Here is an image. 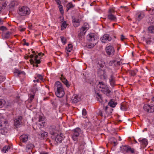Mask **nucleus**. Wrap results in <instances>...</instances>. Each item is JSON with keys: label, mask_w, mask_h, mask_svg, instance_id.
Returning a JSON list of instances; mask_svg holds the SVG:
<instances>
[{"label": "nucleus", "mask_w": 154, "mask_h": 154, "mask_svg": "<svg viewBox=\"0 0 154 154\" xmlns=\"http://www.w3.org/2000/svg\"><path fill=\"white\" fill-rule=\"evenodd\" d=\"M54 87L57 96L60 98L63 97L65 94V92L62 84L60 82L57 81L55 83Z\"/></svg>", "instance_id": "1"}, {"label": "nucleus", "mask_w": 154, "mask_h": 154, "mask_svg": "<svg viewBox=\"0 0 154 154\" xmlns=\"http://www.w3.org/2000/svg\"><path fill=\"white\" fill-rule=\"evenodd\" d=\"M97 88L100 91H101L103 94H106L107 96H110L111 91L109 87L104 82H99L97 85Z\"/></svg>", "instance_id": "2"}, {"label": "nucleus", "mask_w": 154, "mask_h": 154, "mask_svg": "<svg viewBox=\"0 0 154 154\" xmlns=\"http://www.w3.org/2000/svg\"><path fill=\"white\" fill-rule=\"evenodd\" d=\"M18 13L21 16H26L29 14L30 11L29 8L26 6L19 7Z\"/></svg>", "instance_id": "3"}, {"label": "nucleus", "mask_w": 154, "mask_h": 154, "mask_svg": "<svg viewBox=\"0 0 154 154\" xmlns=\"http://www.w3.org/2000/svg\"><path fill=\"white\" fill-rule=\"evenodd\" d=\"M81 132V129L78 128H75L72 131V138L74 141H76L77 140Z\"/></svg>", "instance_id": "4"}, {"label": "nucleus", "mask_w": 154, "mask_h": 154, "mask_svg": "<svg viewBox=\"0 0 154 154\" xmlns=\"http://www.w3.org/2000/svg\"><path fill=\"white\" fill-rule=\"evenodd\" d=\"M110 75L109 78V82L110 85L112 87H114L116 85V77L114 76V73L112 71L111 69H109Z\"/></svg>", "instance_id": "5"}, {"label": "nucleus", "mask_w": 154, "mask_h": 154, "mask_svg": "<svg viewBox=\"0 0 154 154\" xmlns=\"http://www.w3.org/2000/svg\"><path fill=\"white\" fill-rule=\"evenodd\" d=\"M34 55L32 54H31L29 56V58H31L29 60L30 63L31 64L33 65V66H35V63H41L40 58L38 55H36L34 57Z\"/></svg>", "instance_id": "6"}, {"label": "nucleus", "mask_w": 154, "mask_h": 154, "mask_svg": "<svg viewBox=\"0 0 154 154\" xmlns=\"http://www.w3.org/2000/svg\"><path fill=\"white\" fill-rule=\"evenodd\" d=\"M87 39L90 43L95 42L96 43L97 42V37L94 33H91L87 35Z\"/></svg>", "instance_id": "7"}, {"label": "nucleus", "mask_w": 154, "mask_h": 154, "mask_svg": "<svg viewBox=\"0 0 154 154\" xmlns=\"http://www.w3.org/2000/svg\"><path fill=\"white\" fill-rule=\"evenodd\" d=\"M105 50L107 54L109 56L112 57L114 55L115 50L112 46L110 45L107 46Z\"/></svg>", "instance_id": "8"}, {"label": "nucleus", "mask_w": 154, "mask_h": 154, "mask_svg": "<svg viewBox=\"0 0 154 154\" xmlns=\"http://www.w3.org/2000/svg\"><path fill=\"white\" fill-rule=\"evenodd\" d=\"M89 28V25L86 23H84L83 26L80 29V31L79 34V36L83 35L85 34L87 30Z\"/></svg>", "instance_id": "9"}, {"label": "nucleus", "mask_w": 154, "mask_h": 154, "mask_svg": "<svg viewBox=\"0 0 154 154\" xmlns=\"http://www.w3.org/2000/svg\"><path fill=\"white\" fill-rule=\"evenodd\" d=\"M97 74L101 79H106L107 78V75L105 70L99 68L97 70Z\"/></svg>", "instance_id": "10"}, {"label": "nucleus", "mask_w": 154, "mask_h": 154, "mask_svg": "<svg viewBox=\"0 0 154 154\" xmlns=\"http://www.w3.org/2000/svg\"><path fill=\"white\" fill-rule=\"evenodd\" d=\"M143 109L145 111L150 113L154 112V105L145 104L144 105Z\"/></svg>", "instance_id": "11"}, {"label": "nucleus", "mask_w": 154, "mask_h": 154, "mask_svg": "<svg viewBox=\"0 0 154 154\" xmlns=\"http://www.w3.org/2000/svg\"><path fill=\"white\" fill-rule=\"evenodd\" d=\"M22 119L23 118L22 116H19L15 119L14 125L16 128H18L22 124Z\"/></svg>", "instance_id": "12"}, {"label": "nucleus", "mask_w": 154, "mask_h": 154, "mask_svg": "<svg viewBox=\"0 0 154 154\" xmlns=\"http://www.w3.org/2000/svg\"><path fill=\"white\" fill-rule=\"evenodd\" d=\"M65 137L64 134L63 133H61L60 135L57 136L55 140L57 143H60Z\"/></svg>", "instance_id": "13"}, {"label": "nucleus", "mask_w": 154, "mask_h": 154, "mask_svg": "<svg viewBox=\"0 0 154 154\" xmlns=\"http://www.w3.org/2000/svg\"><path fill=\"white\" fill-rule=\"evenodd\" d=\"M101 41L103 43L106 42L111 40L112 38L108 34H105L101 38Z\"/></svg>", "instance_id": "14"}, {"label": "nucleus", "mask_w": 154, "mask_h": 154, "mask_svg": "<svg viewBox=\"0 0 154 154\" xmlns=\"http://www.w3.org/2000/svg\"><path fill=\"white\" fill-rule=\"evenodd\" d=\"M117 61L116 60H110L109 63V66H112L114 64L115 66L117 67L120 65L121 62L120 61Z\"/></svg>", "instance_id": "15"}, {"label": "nucleus", "mask_w": 154, "mask_h": 154, "mask_svg": "<svg viewBox=\"0 0 154 154\" xmlns=\"http://www.w3.org/2000/svg\"><path fill=\"white\" fill-rule=\"evenodd\" d=\"M61 76L60 79L62 82L66 87L69 88L70 87V84L68 80L63 76V75H61Z\"/></svg>", "instance_id": "16"}, {"label": "nucleus", "mask_w": 154, "mask_h": 154, "mask_svg": "<svg viewBox=\"0 0 154 154\" xmlns=\"http://www.w3.org/2000/svg\"><path fill=\"white\" fill-rule=\"evenodd\" d=\"M139 141L141 143V144L142 146L144 148L148 144V142L147 139L145 138L141 139L140 138L139 139Z\"/></svg>", "instance_id": "17"}, {"label": "nucleus", "mask_w": 154, "mask_h": 154, "mask_svg": "<svg viewBox=\"0 0 154 154\" xmlns=\"http://www.w3.org/2000/svg\"><path fill=\"white\" fill-rule=\"evenodd\" d=\"M28 138L27 135L23 134L20 137V141L23 143H26L28 140Z\"/></svg>", "instance_id": "18"}, {"label": "nucleus", "mask_w": 154, "mask_h": 154, "mask_svg": "<svg viewBox=\"0 0 154 154\" xmlns=\"http://www.w3.org/2000/svg\"><path fill=\"white\" fill-rule=\"evenodd\" d=\"M49 130L50 134L52 135L54 134L57 132L56 127L54 125L50 126L49 128Z\"/></svg>", "instance_id": "19"}, {"label": "nucleus", "mask_w": 154, "mask_h": 154, "mask_svg": "<svg viewBox=\"0 0 154 154\" xmlns=\"http://www.w3.org/2000/svg\"><path fill=\"white\" fill-rule=\"evenodd\" d=\"M105 63L103 60L99 59L98 60V63L97 66L98 67L100 68H103L104 66Z\"/></svg>", "instance_id": "20"}, {"label": "nucleus", "mask_w": 154, "mask_h": 154, "mask_svg": "<svg viewBox=\"0 0 154 154\" xmlns=\"http://www.w3.org/2000/svg\"><path fill=\"white\" fill-rule=\"evenodd\" d=\"M73 25L75 27H77L80 25V21L79 19L74 18L72 20Z\"/></svg>", "instance_id": "21"}, {"label": "nucleus", "mask_w": 154, "mask_h": 154, "mask_svg": "<svg viewBox=\"0 0 154 154\" xmlns=\"http://www.w3.org/2000/svg\"><path fill=\"white\" fill-rule=\"evenodd\" d=\"M80 100L78 96L74 95L71 98V101L72 103H77Z\"/></svg>", "instance_id": "22"}, {"label": "nucleus", "mask_w": 154, "mask_h": 154, "mask_svg": "<svg viewBox=\"0 0 154 154\" xmlns=\"http://www.w3.org/2000/svg\"><path fill=\"white\" fill-rule=\"evenodd\" d=\"M117 104V103L113 99H111L108 103L109 105L112 107H115Z\"/></svg>", "instance_id": "23"}, {"label": "nucleus", "mask_w": 154, "mask_h": 154, "mask_svg": "<svg viewBox=\"0 0 154 154\" xmlns=\"http://www.w3.org/2000/svg\"><path fill=\"white\" fill-rule=\"evenodd\" d=\"M96 97L97 100L99 102H101L102 101V97L101 94L99 93L96 92Z\"/></svg>", "instance_id": "24"}, {"label": "nucleus", "mask_w": 154, "mask_h": 154, "mask_svg": "<svg viewBox=\"0 0 154 154\" xmlns=\"http://www.w3.org/2000/svg\"><path fill=\"white\" fill-rule=\"evenodd\" d=\"M0 122L1 124V126H2L3 125L5 124V125L8 124L7 121L3 118H1L0 119Z\"/></svg>", "instance_id": "25"}, {"label": "nucleus", "mask_w": 154, "mask_h": 154, "mask_svg": "<svg viewBox=\"0 0 154 154\" xmlns=\"http://www.w3.org/2000/svg\"><path fill=\"white\" fill-rule=\"evenodd\" d=\"M108 18L112 21H116V17L111 13H109L108 15Z\"/></svg>", "instance_id": "26"}, {"label": "nucleus", "mask_w": 154, "mask_h": 154, "mask_svg": "<svg viewBox=\"0 0 154 154\" xmlns=\"http://www.w3.org/2000/svg\"><path fill=\"white\" fill-rule=\"evenodd\" d=\"M129 146L127 145L122 146L121 147V150L123 152H128Z\"/></svg>", "instance_id": "27"}, {"label": "nucleus", "mask_w": 154, "mask_h": 154, "mask_svg": "<svg viewBox=\"0 0 154 154\" xmlns=\"http://www.w3.org/2000/svg\"><path fill=\"white\" fill-rule=\"evenodd\" d=\"M137 20L140 21V20L144 17V15L143 14L141 13H138L137 14Z\"/></svg>", "instance_id": "28"}, {"label": "nucleus", "mask_w": 154, "mask_h": 154, "mask_svg": "<svg viewBox=\"0 0 154 154\" xmlns=\"http://www.w3.org/2000/svg\"><path fill=\"white\" fill-rule=\"evenodd\" d=\"M48 136V133L44 131H42L41 133V137L43 139L46 138Z\"/></svg>", "instance_id": "29"}, {"label": "nucleus", "mask_w": 154, "mask_h": 154, "mask_svg": "<svg viewBox=\"0 0 154 154\" xmlns=\"http://www.w3.org/2000/svg\"><path fill=\"white\" fill-rule=\"evenodd\" d=\"M72 49V45L71 44H69L68 45L67 47L66 48V50L69 52H71V51Z\"/></svg>", "instance_id": "30"}, {"label": "nucleus", "mask_w": 154, "mask_h": 154, "mask_svg": "<svg viewBox=\"0 0 154 154\" xmlns=\"http://www.w3.org/2000/svg\"><path fill=\"white\" fill-rule=\"evenodd\" d=\"M74 7V6L71 3H69L68 4L66 5L67 11H68L70 9Z\"/></svg>", "instance_id": "31"}, {"label": "nucleus", "mask_w": 154, "mask_h": 154, "mask_svg": "<svg viewBox=\"0 0 154 154\" xmlns=\"http://www.w3.org/2000/svg\"><path fill=\"white\" fill-rule=\"evenodd\" d=\"M10 148L11 146H6L3 147L2 151L5 152H6V151H8V150L10 149Z\"/></svg>", "instance_id": "32"}, {"label": "nucleus", "mask_w": 154, "mask_h": 154, "mask_svg": "<svg viewBox=\"0 0 154 154\" xmlns=\"http://www.w3.org/2000/svg\"><path fill=\"white\" fill-rule=\"evenodd\" d=\"M67 26V24L66 23V22L65 21H64L62 24L61 26V29L62 30H64L66 28Z\"/></svg>", "instance_id": "33"}, {"label": "nucleus", "mask_w": 154, "mask_h": 154, "mask_svg": "<svg viewBox=\"0 0 154 154\" xmlns=\"http://www.w3.org/2000/svg\"><path fill=\"white\" fill-rule=\"evenodd\" d=\"M5 103V101L3 99H0V108L4 106Z\"/></svg>", "instance_id": "34"}, {"label": "nucleus", "mask_w": 154, "mask_h": 154, "mask_svg": "<svg viewBox=\"0 0 154 154\" xmlns=\"http://www.w3.org/2000/svg\"><path fill=\"white\" fill-rule=\"evenodd\" d=\"M61 40L63 45H65L66 43V38L64 36H61L60 37Z\"/></svg>", "instance_id": "35"}, {"label": "nucleus", "mask_w": 154, "mask_h": 154, "mask_svg": "<svg viewBox=\"0 0 154 154\" xmlns=\"http://www.w3.org/2000/svg\"><path fill=\"white\" fill-rule=\"evenodd\" d=\"M96 43H95V42L94 43H91L88 45V46L87 47L88 48H93L96 45Z\"/></svg>", "instance_id": "36"}, {"label": "nucleus", "mask_w": 154, "mask_h": 154, "mask_svg": "<svg viewBox=\"0 0 154 154\" xmlns=\"http://www.w3.org/2000/svg\"><path fill=\"white\" fill-rule=\"evenodd\" d=\"M33 145L32 144H29L27 145L26 146V149L28 150H30L33 148Z\"/></svg>", "instance_id": "37"}, {"label": "nucleus", "mask_w": 154, "mask_h": 154, "mask_svg": "<svg viewBox=\"0 0 154 154\" xmlns=\"http://www.w3.org/2000/svg\"><path fill=\"white\" fill-rule=\"evenodd\" d=\"M149 31L151 33H154V26H150L148 29Z\"/></svg>", "instance_id": "38"}, {"label": "nucleus", "mask_w": 154, "mask_h": 154, "mask_svg": "<svg viewBox=\"0 0 154 154\" xmlns=\"http://www.w3.org/2000/svg\"><path fill=\"white\" fill-rule=\"evenodd\" d=\"M129 152L132 153H135L134 149L133 148H131L130 146H129L128 149V152Z\"/></svg>", "instance_id": "39"}, {"label": "nucleus", "mask_w": 154, "mask_h": 154, "mask_svg": "<svg viewBox=\"0 0 154 154\" xmlns=\"http://www.w3.org/2000/svg\"><path fill=\"white\" fill-rule=\"evenodd\" d=\"M11 32H8L6 33L4 35L5 38H9L10 35L11 34Z\"/></svg>", "instance_id": "40"}, {"label": "nucleus", "mask_w": 154, "mask_h": 154, "mask_svg": "<svg viewBox=\"0 0 154 154\" xmlns=\"http://www.w3.org/2000/svg\"><path fill=\"white\" fill-rule=\"evenodd\" d=\"M151 38H148L145 39L146 42L147 44L150 45L151 42Z\"/></svg>", "instance_id": "41"}, {"label": "nucleus", "mask_w": 154, "mask_h": 154, "mask_svg": "<svg viewBox=\"0 0 154 154\" xmlns=\"http://www.w3.org/2000/svg\"><path fill=\"white\" fill-rule=\"evenodd\" d=\"M58 7L59 9V11L60 13L61 14H63L64 13V11L63 6L61 5H58Z\"/></svg>", "instance_id": "42"}, {"label": "nucleus", "mask_w": 154, "mask_h": 154, "mask_svg": "<svg viewBox=\"0 0 154 154\" xmlns=\"http://www.w3.org/2000/svg\"><path fill=\"white\" fill-rule=\"evenodd\" d=\"M129 73L132 76H134L136 74V72L135 71L132 70H130L129 71Z\"/></svg>", "instance_id": "43"}, {"label": "nucleus", "mask_w": 154, "mask_h": 154, "mask_svg": "<svg viewBox=\"0 0 154 154\" xmlns=\"http://www.w3.org/2000/svg\"><path fill=\"white\" fill-rule=\"evenodd\" d=\"M36 123L41 127H44L45 124V122L44 121H42L41 122H37Z\"/></svg>", "instance_id": "44"}, {"label": "nucleus", "mask_w": 154, "mask_h": 154, "mask_svg": "<svg viewBox=\"0 0 154 154\" xmlns=\"http://www.w3.org/2000/svg\"><path fill=\"white\" fill-rule=\"evenodd\" d=\"M44 118L42 116H39L38 117V122H41L44 121Z\"/></svg>", "instance_id": "45"}, {"label": "nucleus", "mask_w": 154, "mask_h": 154, "mask_svg": "<svg viewBox=\"0 0 154 154\" xmlns=\"http://www.w3.org/2000/svg\"><path fill=\"white\" fill-rule=\"evenodd\" d=\"M34 95H31L29 99V101L30 103L32 102V100L34 98Z\"/></svg>", "instance_id": "46"}, {"label": "nucleus", "mask_w": 154, "mask_h": 154, "mask_svg": "<svg viewBox=\"0 0 154 154\" xmlns=\"http://www.w3.org/2000/svg\"><path fill=\"white\" fill-rule=\"evenodd\" d=\"M149 13L151 15L154 14V8H151L149 10Z\"/></svg>", "instance_id": "47"}, {"label": "nucleus", "mask_w": 154, "mask_h": 154, "mask_svg": "<svg viewBox=\"0 0 154 154\" xmlns=\"http://www.w3.org/2000/svg\"><path fill=\"white\" fill-rule=\"evenodd\" d=\"M37 77L40 80H42L43 79V76L40 74H37Z\"/></svg>", "instance_id": "48"}, {"label": "nucleus", "mask_w": 154, "mask_h": 154, "mask_svg": "<svg viewBox=\"0 0 154 154\" xmlns=\"http://www.w3.org/2000/svg\"><path fill=\"white\" fill-rule=\"evenodd\" d=\"M5 79V78L3 76H0V82H3Z\"/></svg>", "instance_id": "49"}, {"label": "nucleus", "mask_w": 154, "mask_h": 154, "mask_svg": "<svg viewBox=\"0 0 154 154\" xmlns=\"http://www.w3.org/2000/svg\"><path fill=\"white\" fill-rule=\"evenodd\" d=\"M87 114V111L85 109H83L82 111V114L84 116H85Z\"/></svg>", "instance_id": "50"}, {"label": "nucleus", "mask_w": 154, "mask_h": 154, "mask_svg": "<svg viewBox=\"0 0 154 154\" xmlns=\"http://www.w3.org/2000/svg\"><path fill=\"white\" fill-rule=\"evenodd\" d=\"M23 41L24 42L23 45H26L27 46H28L29 45V43H27L26 42V40L25 39H23Z\"/></svg>", "instance_id": "51"}, {"label": "nucleus", "mask_w": 154, "mask_h": 154, "mask_svg": "<svg viewBox=\"0 0 154 154\" xmlns=\"http://www.w3.org/2000/svg\"><path fill=\"white\" fill-rule=\"evenodd\" d=\"M21 74H22L23 75H24L25 74V72L23 71H18V76H19Z\"/></svg>", "instance_id": "52"}, {"label": "nucleus", "mask_w": 154, "mask_h": 154, "mask_svg": "<svg viewBox=\"0 0 154 154\" xmlns=\"http://www.w3.org/2000/svg\"><path fill=\"white\" fill-rule=\"evenodd\" d=\"M15 3H16V2L14 1L12 2L11 3V6H12L13 7L15 5H17V4H16Z\"/></svg>", "instance_id": "53"}, {"label": "nucleus", "mask_w": 154, "mask_h": 154, "mask_svg": "<svg viewBox=\"0 0 154 154\" xmlns=\"http://www.w3.org/2000/svg\"><path fill=\"white\" fill-rule=\"evenodd\" d=\"M55 1L57 2V4L59 5H61V2L60 0H55Z\"/></svg>", "instance_id": "54"}, {"label": "nucleus", "mask_w": 154, "mask_h": 154, "mask_svg": "<svg viewBox=\"0 0 154 154\" xmlns=\"http://www.w3.org/2000/svg\"><path fill=\"white\" fill-rule=\"evenodd\" d=\"M114 12V10L112 9H110L109 11V14L111 13L112 14V13H113Z\"/></svg>", "instance_id": "55"}, {"label": "nucleus", "mask_w": 154, "mask_h": 154, "mask_svg": "<svg viewBox=\"0 0 154 154\" xmlns=\"http://www.w3.org/2000/svg\"><path fill=\"white\" fill-rule=\"evenodd\" d=\"M6 28L5 27L3 26H2L0 27V29L1 30H3Z\"/></svg>", "instance_id": "56"}, {"label": "nucleus", "mask_w": 154, "mask_h": 154, "mask_svg": "<svg viewBox=\"0 0 154 154\" xmlns=\"http://www.w3.org/2000/svg\"><path fill=\"white\" fill-rule=\"evenodd\" d=\"M32 91L33 92H35V90L37 91V88L35 87H34L33 88L31 89Z\"/></svg>", "instance_id": "57"}, {"label": "nucleus", "mask_w": 154, "mask_h": 154, "mask_svg": "<svg viewBox=\"0 0 154 154\" xmlns=\"http://www.w3.org/2000/svg\"><path fill=\"white\" fill-rule=\"evenodd\" d=\"M3 23V20L1 18H0V25H2Z\"/></svg>", "instance_id": "58"}, {"label": "nucleus", "mask_w": 154, "mask_h": 154, "mask_svg": "<svg viewBox=\"0 0 154 154\" xmlns=\"http://www.w3.org/2000/svg\"><path fill=\"white\" fill-rule=\"evenodd\" d=\"M52 104L54 105V106L56 107L57 106V104L56 103L55 101H53L52 102Z\"/></svg>", "instance_id": "59"}, {"label": "nucleus", "mask_w": 154, "mask_h": 154, "mask_svg": "<svg viewBox=\"0 0 154 154\" xmlns=\"http://www.w3.org/2000/svg\"><path fill=\"white\" fill-rule=\"evenodd\" d=\"M99 115L102 117L103 116V113L101 111H99Z\"/></svg>", "instance_id": "60"}, {"label": "nucleus", "mask_w": 154, "mask_h": 154, "mask_svg": "<svg viewBox=\"0 0 154 154\" xmlns=\"http://www.w3.org/2000/svg\"><path fill=\"white\" fill-rule=\"evenodd\" d=\"M121 40L123 41L125 39V36L122 35H121Z\"/></svg>", "instance_id": "61"}, {"label": "nucleus", "mask_w": 154, "mask_h": 154, "mask_svg": "<svg viewBox=\"0 0 154 154\" xmlns=\"http://www.w3.org/2000/svg\"><path fill=\"white\" fill-rule=\"evenodd\" d=\"M121 109L123 110H125V108H124V106L122 105L121 106Z\"/></svg>", "instance_id": "62"}, {"label": "nucleus", "mask_w": 154, "mask_h": 154, "mask_svg": "<svg viewBox=\"0 0 154 154\" xmlns=\"http://www.w3.org/2000/svg\"><path fill=\"white\" fill-rule=\"evenodd\" d=\"M1 133L2 134H5V132H4V130L3 129H2L1 130Z\"/></svg>", "instance_id": "63"}, {"label": "nucleus", "mask_w": 154, "mask_h": 154, "mask_svg": "<svg viewBox=\"0 0 154 154\" xmlns=\"http://www.w3.org/2000/svg\"><path fill=\"white\" fill-rule=\"evenodd\" d=\"M40 154H48V153L44 152H42L40 153Z\"/></svg>", "instance_id": "64"}]
</instances>
